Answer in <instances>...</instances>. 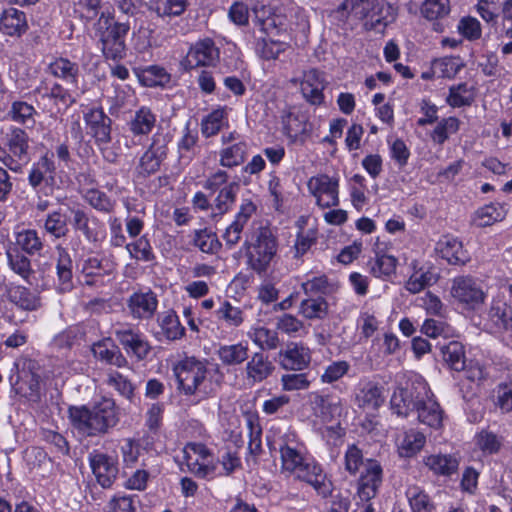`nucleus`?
Returning <instances> with one entry per match:
<instances>
[{
    "label": "nucleus",
    "mask_w": 512,
    "mask_h": 512,
    "mask_svg": "<svg viewBox=\"0 0 512 512\" xmlns=\"http://www.w3.org/2000/svg\"><path fill=\"white\" fill-rule=\"evenodd\" d=\"M269 38H262L256 43L257 54L265 59L272 60L278 58V56L284 52L288 46L284 38L274 39V37L268 36Z\"/></svg>",
    "instance_id": "nucleus-47"
},
{
    "label": "nucleus",
    "mask_w": 512,
    "mask_h": 512,
    "mask_svg": "<svg viewBox=\"0 0 512 512\" xmlns=\"http://www.w3.org/2000/svg\"><path fill=\"white\" fill-rule=\"evenodd\" d=\"M84 122L88 133L94 138L97 145L107 144L111 141V118L100 107L89 109L84 113Z\"/></svg>",
    "instance_id": "nucleus-14"
},
{
    "label": "nucleus",
    "mask_w": 512,
    "mask_h": 512,
    "mask_svg": "<svg viewBox=\"0 0 512 512\" xmlns=\"http://www.w3.org/2000/svg\"><path fill=\"white\" fill-rule=\"evenodd\" d=\"M396 262V258L390 255L377 256L371 264V273L375 277H388L395 272Z\"/></svg>",
    "instance_id": "nucleus-61"
},
{
    "label": "nucleus",
    "mask_w": 512,
    "mask_h": 512,
    "mask_svg": "<svg viewBox=\"0 0 512 512\" xmlns=\"http://www.w3.org/2000/svg\"><path fill=\"white\" fill-rule=\"evenodd\" d=\"M391 7L380 5L379 3L373 4L371 0H345L340 6L339 10L348 11L355 18L365 20L364 26L367 30H375L383 32L385 27L393 16L388 13Z\"/></svg>",
    "instance_id": "nucleus-5"
},
{
    "label": "nucleus",
    "mask_w": 512,
    "mask_h": 512,
    "mask_svg": "<svg viewBox=\"0 0 512 512\" xmlns=\"http://www.w3.org/2000/svg\"><path fill=\"white\" fill-rule=\"evenodd\" d=\"M126 248L130 255L137 260L148 262L154 259L152 247L146 236L140 237L134 243L127 244Z\"/></svg>",
    "instance_id": "nucleus-60"
},
{
    "label": "nucleus",
    "mask_w": 512,
    "mask_h": 512,
    "mask_svg": "<svg viewBox=\"0 0 512 512\" xmlns=\"http://www.w3.org/2000/svg\"><path fill=\"white\" fill-rule=\"evenodd\" d=\"M70 213L72 215V225L76 231H80L88 242L95 243L99 241V220L96 217H90L80 208H71Z\"/></svg>",
    "instance_id": "nucleus-26"
},
{
    "label": "nucleus",
    "mask_w": 512,
    "mask_h": 512,
    "mask_svg": "<svg viewBox=\"0 0 512 512\" xmlns=\"http://www.w3.org/2000/svg\"><path fill=\"white\" fill-rule=\"evenodd\" d=\"M256 25L267 36L287 38L289 21L282 7H272L262 3H256L252 8Z\"/></svg>",
    "instance_id": "nucleus-7"
},
{
    "label": "nucleus",
    "mask_w": 512,
    "mask_h": 512,
    "mask_svg": "<svg viewBox=\"0 0 512 512\" xmlns=\"http://www.w3.org/2000/svg\"><path fill=\"white\" fill-rule=\"evenodd\" d=\"M35 113V108L32 105L23 101H16L12 103L8 115L13 121L19 124L33 126L35 123Z\"/></svg>",
    "instance_id": "nucleus-51"
},
{
    "label": "nucleus",
    "mask_w": 512,
    "mask_h": 512,
    "mask_svg": "<svg viewBox=\"0 0 512 512\" xmlns=\"http://www.w3.org/2000/svg\"><path fill=\"white\" fill-rule=\"evenodd\" d=\"M114 335L127 354L136 357L139 361L146 359L151 352L152 347L144 335L129 326L116 327Z\"/></svg>",
    "instance_id": "nucleus-10"
},
{
    "label": "nucleus",
    "mask_w": 512,
    "mask_h": 512,
    "mask_svg": "<svg viewBox=\"0 0 512 512\" xmlns=\"http://www.w3.org/2000/svg\"><path fill=\"white\" fill-rule=\"evenodd\" d=\"M406 497L413 512H433L435 507L428 494L417 485H409Z\"/></svg>",
    "instance_id": "nucleus-45"
},
{
    "label": "nucleus",
    "mask_w": 512,
    "mask_h": 512,
    "mask_svg": "<svg viewBox=\"0 0 512 512\" xmlns=\"http://www.w3.org/2000/svg\"><path fill=\"white\" fill-rule=\"evenodd\" d=\"M219 319H223L230 326H240L243 321V312L240 308L234 307L230 302L225 301L217 310Z\"/></svg>",
    "instance_id": "nucleus-62"
},
{
    "label": "nucleus",
    "mask_w": 512,
    "mask_h": 512,
    "mask_svg": "<svg viewBox=\"0 0 512 512\" xmlns=\"http://www.w3.org/2000/svg\"><path fill=\"white\" fill-rule=\"evenodd\" d=\"M193 243L203 253L215 254L221 249V242L219 241L217 234L208 229H201L195 231Z\"/></svg>",
    "instance_id": "nucleus-48"
},
{
    "label": "nucleus",
    "mask_w": 512,
    "mask_h": 512,
    "mask_svg": "<svg viewBox=\"0 0 512 512\" xmlns=\"http://www.w3.org/2000/svg\"><path fill=\"white\" fill-rule=\"evenodd\" d=\"M423 398L416 410L419 422L430 428L440 429L443 423L444 411L428 386L426 396Z\"/></svg>",
    "instance_id": "nucleus-18"
},
{
    "label": "nucleus",
    "mask_w": 512,
    "mask_h": 512,
    "mask_svg": "<svg viewBox=\"0 0 512 512\" xmlns=\"http://www.w3.org/2000/svg\"><path fill=\"white\" fill-rule=\"evenodd\" d=\"M327 312L328 304L322 297L305 299L300 304V313L307 319H322Z\"/></svg>",
    "instance_id": "nucleus-50"
},
{
    "label": "nucleus",
    "mask_w": 512,
    "mask_h": 512,
    "mask_svg": "<svg viewBox=\"0 0 512 512\" xmlns=\"http://www.w3.org/2000/svg\"><path fill=\"white\" fill-rule=\"evenodd\" d=\"M158 305L156 295L152 291L133 293L127 300V307L135 319L151 318Z\"/></svg>",
    "instance_id": "nucleus-24"
},
{
    "label": "nucleus",
    "mask_w": 512,
    "mask_h": 512,
    "mask_svg": "<svg viewBox=\"0 0 512 512\" xmlns=\"http://www.w3.org/2000/svg\"><path fill=\"white\" fill-rule=\"evenodd\" d=\"M308 189L322 208H330L339 204L338 180L321 174L308 181Z\"/></svg>",
    "instance_id": "nucleus-11"
},
{
    "label": "nucleus",
    "mask_w": 512,
    "mask_h": 512,
    "mask_svg": "<svg viewBox=\"0 0 512 512\" xmlns=\"http://www.w3.org/2000/svg\"><path fill=\"white\" fill-rule=\"evenodd\" d=\"M43 228L55 239L66 237L69 233L67 214L62 209L48 213Z\"/></svg>",
    "instance_id": "nucleus-41"
},
{
    "label": "nucleus",
    "mask_w": 512,
    "mask_h": 512,
    "mask_svg": "<svg viewBox=\"0 0 512 512\" xmlns=\"http://www.w3.org/2000/svg\"><path fill=\"white\" fill-rule=\"evenodd\" d=\"M246 257V265L258 275L265 274L275 258L278 240L269 226H259L252 230L250 239L242 245Z\"/></svg>",
    "instance_id": "nucleus-3"
},
{
    "label": "nucleus",
    "mask_w": 512,
    "mask_h": 512,
    "mask_svg": "<svg viewBox=\"0 0 512 512\" xmlns=\"http://www.w3.org/2000/svg\"><path fill=\"white\" fill-rule=\"evenodd\" d=\"M81 271L87 277H96L109 275L111 268L108 261L104 263L96 257H89L83 262Z\"/></svg>",
    "instance_id": "nucleus-63"
},
{
    "label": "nucleus",
    "mask_w": 512,
    "mask_h": 512,
    "mask_svg": "<svg viewBox=\"0 0 512 512\" xmlns=\"http://www.w3.org/2000/svg\"><path fill=\"white\" fill-rule=\"evenodd\" d=\"M28 29L26 15L16 8L3 11L0 18V31L9 36H21Z\"/></svg>",
    "instance_id": "nucleus-28"
},
{
    "label": "nucleus",
    "mask_w": 512,
    "mask_h": 512,
    "mask_svg": "<svg viewBox=\"0 0 512 512\" xmlns=\"http://www.w3.org/2000/svg\"><path fill=\"white\" fill-rule=\"evenodd\" d=\"M240 186L237 182H231L220 189L213 204V210L216 215H223L230 210L235 203L236 195Z\"/></svg>",
    "instance_id": "nucleus-46"
},
{
    "label": "nucleus",
    "mask_w": 512,
    "mask_h": 512,
    "mask_svg": "<svg viewBox=\"0 0 512 512\" xmlns=\"http://www.w3.org/2000/svg\"><path fill=\"white\" fill-rule=\"evenodd\" d=\"M427 383L420 377L407 382L404 387H397L390 400L391 409L398 416L407 417L410 412L416 411L423 397L427 393Z\"/></svg>",
    "instance_id": "nucleus-8"
},
{
    "label": "nucleus",
    "mask_w": 512,
    "mask_h": 512,
    "mask_svg": "<svg viewBox=\"0 0 512 512\" xmlns=\"http://www.w3.org/2000/svg\"><path fill=\"white\" fill-rule=\"evenodd\" d=\"M449 11V0H425L421 7L422 15L429 20L443 18Z\"/></svg>",
    "instance_id": "nucleus-57"
},
{
    "label": "nucleus",
    "mask_w": 512,
    "mask_h": 512,
    "mask_svg": "<svg viewBox=\"0 0 512 512\" xmlns=\"http://www.w3.org/2000/svg\"><path fill=\"white\" fill-rule=\"evenodd\" d=\"M7 298L11 303L25 311H34L41 305L37 293L21 285L9 286L7 288Z\"/></svg>",
    "instance_id": "nucleus-29"
},
{
    "label": "nucleus",
    "mask_w": 512,
    "mask_h": 512,
    "mask_svg": "<svg viewBox=\"0 0 512 512\" xmlns=\"http://www.w3.org/2000/svg\"><path fill=\"white\" fill-rule=\"evenodd\" d=\"M279 363L285 370L301 371L311 361L310 350L298 343H290L278 353Z\"/></svg>",
    "instance_id": "nucleus-19"
},
{
    "label": "nucleus",
    "mask_w": 512,
    "mask_h": 512,
    "mask_svg": "<svg viewBox=\"0 0 512 512\" xmlns=\"http://www.w3.org/2000/svg\"><path fill=\"white\" fill-rule=\"evenodd\" d=\"M506 216V210L502 204L490 203L480 207L472 217L474 225L480 228L488 227L502 221Z\"/></svg>",
    "instance_id": "nucleus-35"
},
{
    "label": "nucleus",
    "mask_w": 512,
    "mask_h": 512,
    "mask_svg": "<svg viewBox=\"0 0 512 512\" xmlns=\"http://www.w3.org/2000/svg\"><path fill=\"white\" fill-rule=\"evenodd\" d=\"M89 463L97 482L103 488H110L118 475L117 460L105 453L94 451L89 455Z\"/></svg>",
    "instance_id": "nucleus-15"
},
{
    "label": "nucleus",
    "mask_w": 512,
    "mask_h": 512,
    "mask_svg": "<svg viewBox=\"0 0 512 512\" xmlns=\"http://www.w3.org/2000/svg\"><path fill=\"white\" fill-rule=\"evenodd\" d=\"M275 367L262 351L255 352L246 364V378L251 383H260L266 380Z\"/></svg>",
    "instance_id": "nucleus-25"
},
{
    "label": "nucleus",
    "mask_w": 512,
    "mask_h": 512,
    "mask_svg": "<svg viewBox=\"0 0 512 512\" xmlns=\"http://www.w3.org/2000/svg\"><path fill=\"white\" fill-rule=\"evenodd\" d=\"M256 206L250 201H244L241 206L239 212L236 214L234 221L227 227L231 231L237 232L240 235L242 234L244 226L247 224L251 216L255 213Z\"/></svg>",
    "instance_id": "nucleus-59"
},
{
    "label": "nucleus",
    "mask_w": 512,
    "mask_h": 512,
    "mask_svg": "<svg viewBox=\"0 0 512 512\" xmlns=\"http://www.w3.org/2000/svg\"><path fill=\"white\" fill-rule=\"evenodd\" d=\"M488 325L494 332L512 331V307L502 301H494L488 312Z\"/></svg>",
    "instance_id": "nucleus-27"
},
{
    "label": "nucleus",
    "mask_w": 512,
    "mask_h": 512,
    "mask_svg": "<svg viewBox=\"0 0 512 512\" xmlns=\"http://www.w3.org/2000/svg\"><path fill=\"white\" fill-rule=\"evenodd\" d=\"M16 243L27 254L34 255L43 248V242L38 236L36 230L26 229L19 232L16 236Z\"/></svg>",
    "instance_id": "nucleus-52"
},
{
    "label": "nucleus",
    "mask_w": 512,
    "mask_h": 512,
    "mask_svg": "<svg viewBox=\"0 0 512 512\" xmlns=\"http://www.w3.org/2000/svg\"><path fill=\"white\" fill-rule=\"evenodd\" d=\"M442 358L448 367L454 371L460 372L467 368L465 349L462 343L450 341L440 347Z\"/></svg>",
    "instance_id": "nucleus-34"
},
{
    "label": "nucleus",
    "mask_w": 512,
    "mask_h": 512,
    "mask_svg": "<svg viewBox=\"0 0 512 512\" xmlns=\"http://www.w3.org/2000/svg\"><path fill=\"white\" fill-rule=\"evenodd\" d=\"M36 91L43 99L52 101L58 109H67L76 102L72 90L55 81H42Z\"/></svg>",
    "instance_id": "nucleus-20"
},
{
    "label": "nucleus",
    "mask_w": 512,
    "mask_h": 512,
    "mask_svg": "<svg viewBox=\"0 0 512 512\" xmlns=\"http://www.w3.org/2000/svg\"><path fill=\"white\" fill-rule=\"evenodd\" d=\"M452 296L462 303L472 307L484 300V292L477 285L476 281L469 276H459L453 280L451 287Z\"/></svg>",
    "instance_id": "nucleus-17"
},
{
    "label": "nucleus",
    "mask_w": 512,
    "mask_h": 512,
    "mask_svg": "<svg viewBox=\"0 0 512 512\" xmlns=\"http://www.w3.org/2000/svg\"><path fill=\"white\" fill-rule=\"evenodd\" d=\"M156 115L146 106L140 107L127 123L129 131L135 136H147L155 127Z\"/></svg>",
    "instance_id": "nucleus-31"
},
{
    "label": "nucleus",
    "mask_w": 512,
    "mask_h": 512,
    "mask_svg": "<svg viewBox=\"0 0 512 512\" xmlns=\"http://www.w3.org/2000/svg\"><path fill=\"white\" fill-rule=\"evenodd\" d=\"M425 435L415 429H410L404 433L402 440L398 444V451L402 457H412L416 455L425 445Z\"/></svg>",
    "instance_id": "nucleus-42"
},
{
    "label": "nucleus",
    "mask_w": 512,
    "mask_h": 512,
    "mask_svg": "<svg viewBox=\"0 0 512 512\" xmlns=\"http://www.w3.org/2000/svg\"><path fill=\"white\" fill-rule=\"evenodd\" d=\"M68 414L72 427L87 437L105 435L119 422L115 402L108 398L95 403L91 408L85 405L71 406Z\"/></svg>",
    "instance_id": "nucleus-2"
},
{
    "label": "nucleus",
    "mask_w": 512,
    "mask_h": 512,
    "mask_svg": "<svg viewBox=\"0 0 512 512\" xmlns=\"http://www.w3.org/2000/svg\"><path fill=\"white\" fill-rule=\"evenodd\" d=\"M281 123L284 133L290 138L297 139L299 136L307 135L310 131L306 117L290 110L282 112Z\"/></svg>",
    "instance_id": "nucleus-33"
},
{
    "label": "nucleus",
    "mask_w": 512,
    "mask_h": 512,
    "mask_svg": "<svg viewBox=\"0 0 512 512\" xmlns=\"http://www.w3.org/2000/svg\"><path fill=\"white\" fill-rule=\"evenodd\" d=\"M248 146L245 141L234 143L220 151V165L233 168L241 165L247 156Z\"/></svg>",
    "instance_id": "nucleus-44"
},
{
    "label": "nucleus",
    "mask_w": 512,
    "mask_h": 512,
    "mask_svg": "<svg viewBox=\"0 0 512 512\" xmlns=\"http://www.w3.org/2000/svg\"><path fill=\"white\" fill-rule=\"evenodd\" d=\"M14 365L17 370V379L15 382L17 390L22 392L27 388L31 394L36 393L40 383L37 363L31 359H21L15 362Z\"/></svg>",
    "instance_id": "nucleus-23"
},
{
    "label": "nucleus",
    "mask_w": 512,
    "mask_h": 512,
    "mask_svg": "<svg viewBox=\"0 0 512 512\" xmlns=\"http://www.w3.org/2000/svg\"><path fill=\"white\" fill-rule=\"evenodd\" d=\"M138 78L144 86L154 87L161 85L165 80H167L168 75L164 68L152 65L143 69L138 74Z\"/></svg>",
    "instance_id": "nucleus-58"
},
{
    "label": "nucleus",
    "mask_w": 512,
    "mask_h": 512,
    "mask_svg": "<svg viewBox=\"0 0 512 512\" xmlns=\"http://www.w3.org/2000/svg\"><path fill=\"white\" fill-rule=\"evenodd\" d=\"M178 388L186 395L195 394L199 385L206 378L205 364L194 357L185 358L174 367Z\"/></svg>",
    "instance_id": "nucleus-9"
},
{
    "label": "nucleus",
    "mask_w": 512,
    "mask_h": 512,
    "mask_svg": "<svg viewBox=\"0 0 512 512\" xmlns=\"http://www.w3.org/2000/svg\"><path fill=\"white\" fill-rule=\"evenodd\" d=\"M247 335L262 351L275 350L280 344L277 331L264 326L252 327Z\"/></svg>",
    "instance_id": "nucleus-40"
},
{
    "label": "nucleus",
    "mask_w": 512,
    "mask_h": 512,
    "mask_svg": "<svg viewBox=\"0 0 512 512\" xmlns=\"http://www.w3.org/2000/svg\"><path fill=\"white\" fill-rule=\"evenodd\" d=\"M458 129L459 120L456 117L443 118L433 130L431 138L437 144L442 145L449 136L456 133Z\"/></svg>",
    "instance_id": "nucleus-55"
},
{
    "label": "nucleus",
    "mask_w": 512,
    "mask_h": 512,
    "mask_svg": "<svg viewBox=\"0 0 512 512\" xmlns=\"http://www.w3.org/2000/svg\"><path fill=\"white\" fill-rule=\"evenodd\" d=\"M309 404L316 417L323 421H331L334 414L339 411L337 403L332 402L328 395H322L317 392H311L308 395Z\"/></svg>",
    "instance_id": "nucleus-36"
},
{
    "label": "nucleus",
    "mask_w": 512,
    "mask_h": 512,
    "mask_svg": "<svg viewBox=\"0 0 512 512\" xmlns=\"http://www.w3.org/2000/svg\"><path fill=\"white\" fill-rule=\"evenodd\" d=\"M49 72L57 78L64 80L67 85L77 86L79 74L78 65L67 58H58L48 67Z\"/></svg>",
    "instance_id": "nucleus-39"
},
{
    "label": "nucleus",
    "mask_w": 512,
    "mask_h": 512,
    "mask_svg": "<svg viewBox=\"0 0 512 512\" xmlns=\"http://www.w3.org/2000/svg\"><path fill=\"white\" fill-rule=\"evenodd\" d=\"M425 465L437 475L450 476L458 470V459L450 454H435L424 458Z\"/></svg>",
    "instance_id": "nucleus-38"
},
{
    "label": "nucleus",
    "mask_w": 512,
    "mask_h": 512,
    "mask_svg": "<svg viewBox=\"0 0 512 512\" xmlns=\"http://www.w3.org/2000/svg\"><path fill=\"white\" fill-rule=\"evenodd\" d=\"M383 392L384 388L382 386L374 382H368L357 395L359 407L371 410L378 409L385 402Z\"/></svg>",
    "instance_id": "nucleus-37"
},
{
    "label": "nucleus",
    "mask_w": 512,
    "mask_h": 512,
    "mask_svg": "<svg viewBox=\"0 0 512 512\" xmlns=\"http://www.w3.org/2000/svg\"><path fill=\"white\" fill-rule=\"evenodd\" d=\"M435 250L451 265H464L470 260L462 242L453 236L441 237L436 243Z\"/></svg>",
    "instance_id": "nucleus-21"
},
{
    "label": "nucleus",
    "mask_w": 512,
    "mask_h": 512,
    "mask_svg": "<svg viewBox=\"0 0 512 512\" xmlns=\"http://www.w3.org/2000/svg\"><path fill=\"white\" fill-rule=\"evenodd\" d=\"M130 31L128 22H113L111 16L101 14L95 23V36L107 60H121L126 56L125 39Z\"/></svg>",
    "instance_id": "nucleus-4"
},
{
    "label": "nucleus",
    "mask_w": 512,
    "mask_h": 512,
    "mask_svg": "<svg viewBox=\"0 0 512 512\" xmlns=\"http://www.w3.org/2000/svg\"><path fill=\"white\" fill-rule=\"evenodd\" d=\"M7 258L10 268L23 279H28L32 274L31 262L17 249L7 251Z\"/></svg>",
    "instance_id": "nucleus-53"
},
{
    "label": "nucleus",
    "mask_w": 512,
    "mask_h": 512,
    "mask_svg": "<svg viewBox=\"0 0 512 512\" xmlns=\"http://www.w3.org/2000/svg\"><path fill=\"white\" fill-rule=\"evenodd\" d=\"M464 66L459 57H443L436 59L432 63L434 74L442 78H453Z\"/></svg>",
    "instance_id": "nucleus-49"
},
{
    "label": "nucleus",
    "mask_w": 512,
    "mask_h": 512,
    "mask_svg": "<svg viewBox=\"0 0 512 512\" xmlns=\"http://www.w3.org/2000/svg\"><path fill=\"white\" fill-rule=\"evenodd\" d=\"M437 281V277L434 273L427 271L423 273L413 274L406 282V289L411 293H418L426 286H429Z\"/></svg>",
    "instance_id": "nucleus-64"
},
{
    "label": "nucleus",
    "mask_w": 512,
    "mask_h": 512,
    "mask_svg": "<svg viewBox=\"0 0 512 512\" xmlns=\"http://www.w3.org/2000/svg\"><path fill=\"white\" fill-rule=\"evenodd\" d=\"M167 157V139L164 135L155 134L152 137L151 144L141 156L137 167L139 174L148 176L156 173L161 163Z\"/></svg>",
    "instance_id": "nucleus-12"
},
{
    "label": "nucleus",
    "mask_w": 512,
    "mask_h": 512,
    "mask_svg": "<svg viewBox=\"0 0 512 512\" xmlns=\"http://www.w3.org/2000/svg\"><path fill=\"white\" fill-rule=\"evenodd\" d=\"M218 357L225 365H240L248 359V345L242 342L222 345L218 349Z\"/></svg>",
    "instance_id": "nucleus-43"
},
{
    "label": "nucleus",
    "mask_w": 512,
    "mask_h": 512,
    "mask_svg": "<svg viewBox=\"0 0 512 512\" xmlns=\"http://www.w3.org/2000/svg\"><path fill=\"white\" fill-rule=\"evenodd\" d=\"M219 60V50L211 39H205L192 45L183 60L186 70L215 66Z\"/></svg>",
    "instance_id": "nucleus-13"
},
{
    "label": "nucleus",
    "mask_w": 512,
    "mask_h": 512,
    "mask_svg": "<svg viewBox=\"0 0 512 512\" xmlns=\"http://www.w3.org/2000/svg\"><path fill=\"white\" fill-rule=\"evenodd\" d=\"M109 341L110 339H105L94 343L92 346V352L94 356L100 361L119 368L127 366L128 361L120 351L119 347L112 344L109 348Z\"/></svg>",
    "instance_id": "nucleus-32"
},
{
    "label": "nucleus",
    "mask_w": 512,
    "mask_h": 512,
    "mask_svg": "<svg viewBox=\"0 0 512 512\" xmlns=\"http://www.w3.org/2000/svg\"><path fill=\"white\" fill-rule=\"evenodd\" d=\"M279 452L283 471L295 473L299 480L311 485L323 497L331 494V482L326 479L320 465L305 459L303 446L298 443L296 434L286 433L280 437Z\"/></svg>",
    "instance_id": "nucleus-1"
},
{
    "label": "nucleus",
    "mask_w": 512,
    "mask_h": 512,
    "mask_svg": "<svg viewBox=\"0 0 512 512\" xmlns=\"http://www.w3.org/2000/svg\"><path fill=\"white\" fill-rule=\"evenodd\" d=\"M383 469L380 463L373 459H368L365 463L364 471L358 480V495L361 500L369 501L374 498L382 484Z\"/></svg>",
    "instance_id": "nucleus-16"
},
{
    "label": "nucleus",
    "mask_w": 512,
    "mask_h": 512,
    "mask_svg": "<svg viewBox=\"0 0 512 512\" xmlns=\"http://www.w3.org/2000/svg\"><path fill=\"white\" fill-rule=\"evenodd\" d=\"M160 326L163 334L168 340L180 339L185 328L181 325L178 316L174 312H168L160 319Z\"/></svg>",
    "instance_id": "nucleus-54"
},
{
    "label": "nucleus",
    "mask_w": 512,
    "mask_h": 512,
    "mask_svg": "<svg viewBox=\"0 0 512 512\" xmlns=\"http://www.w3.org/2000/svg\"><path fill=\"white\" fill-rule=\"evenodd\" d=\"M323 74L317 69L305 71L300 83L303 97L312 105H320L324 100L323 90L325 88Z\"/></svg>",
    "instance_id": "nucleus-22"
},
{
    "label": "nucleus",
    "mask_w": 512,
    "mask_h": 512,
    "mask_svg": "<svg viewBox=\"0 0 512 512\" xmlns=\"http://www.w3.org/2000/svg\"><path fill=\"white\" fill-rule=\"evenodd\" d=\"M56 250L58 253L56 265L58 289L65 293L73 288L72 259L65 248L57 246Z\"/></svg>",
    "instance_id": "nucleus-30"
},
{
    "label": "nucleus",
    "mask_w": 512,
    "mask_h": 512,
    "mask_svg": "<svg viewBox=\"0 0 512 512\" xmlns=\"http://www.w3.org/2000/svg\"><path fill=\"white\" fill-rule=\"evenodd\" d=\"M29 142L30 138L25 130L12 128L5 137L7 154L3 156V164L14 172L21 171L31 160Z\"/></svg>",
    "instance_id": "nucleus-6"
},
{
    "label": "nucleus",
    "mask_w": 512,
    "mask_h": 512,
    "mask_svg": "<svg viewBox=\"0 0 512 512\" xmlns=\"http://www.w3.org/2000/svg\"><path fill=\"white\" fill-rule=\"evenodd\" d=\"M225 114L224 109H216L202 120L201 132L206 138L216 135L221 130Z\"/></svg>",
    "instance_id": "nucleus-56"
}]
</instances>
